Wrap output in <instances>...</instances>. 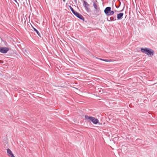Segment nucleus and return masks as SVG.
Listing matches in <instances>:
<instances>
[{
  "instance_id": "obj_1",
  "label": "nucleus",
  "mask_w": 157,
  "mask_h": 157,
  "mask_svg": "<svg viewBox=\"0 0 157 157\" xmlns=\"http://www.w3.org/2000/svg\"><path fill=\"white\" fill-rule=\"evenodd\" d=\"M141 51L142 52L148 56H152L154 54V51L152 49L148 48H141Z\"/></svg>"
},
{
  "instance_id": "obj_2",
  "label": "nucleus",
  "mask_w": 157,
  "mask_h": 157,
  "mask_svg": "<svg viewBox=\"0 0 157 157\" xmlns=\"http://www.w3.org/2000/svg\"><path fill=\"white\" fill-rule=\"evenodd\" d=\"M85 119L88 121H91L94 124H97L99 122V121L97 118L92 117H89L86 115L85 116Z\"/></svg>"
},
{
  "instance_id": "obj_3",
  "label": "nucleus",
  "mask_w": 157,
  "mask_h": 157,
  "mask_svg": "<svg viewBox=\"0 0 157 157\" xmlns=\"http://www.w3.org/2000/svg\"><path fill=\"white\" fill-rule=\"evenodd\" d=\"M104 12L107 16H109L113 15L114 14V12L111 10L110 7H106L104 10Z\"/></svg>"
},
{
  "instance_id": "obj_4",
  "label": "nucleus",
  "mask_w": 157,
  "mask_h": 157,
  "mask_svg": "<svg viewBox=\"0 0 157 157\" xmlns=\"http://www.w3.org/2000/svg\"><path fill=\"white\" fill-rule=\"evenodd\" d=\"M9 50L7 47H0V52L2 53H6Z\"/></svg>"
},
{
  "instance_id": "obj_5",
  "label": "nucleus",
  "mask_w": 157,
  "mask_h": 157,
  "mask_svg": "<svg viewBox=\"0 0 157 157\" xmlns=\"http://www.w3.org/2000/svg\"><path fill=\"white\" fill-rule=\"evenodd\" d=\"M74 14L78 18H79V19L82 20L83 21H84V18L83 17V16L81 15L79 13H77V12H76Z\"/></svg>"
},
{
  "instance_id": "obj_6",
  "label": "nucleus",
  "mask_w": 157,
  "mask_h": 157,
  "mask_svg": "<svg viewBox=\"0 0 157 157\" xmlns=\"http://www.w3.org/2000/svg\"><path fill=\"white\" fill-rule=\"evenodd\" d=\"M83 6L85 8L86 10L88 12L90 9L89 8L90 5L86 1H84L83 2Z\"/></svg>"
},
{
  "instance_id": "obj_7",
  "label": "nucleus",
  "mask_w": 157,
  "mask_h": 157,
  "mask_svg": "<svg viewBox=\"0 0 157 157\" xmlns=\"http://www.w3.org/2000/svg\"><path fill=\"white\" fill-rule=\"evenodd\" d=\"M116 20V15L114 16L111 17H107V20L108 21H114Z\"/></svg>"
},
{
  "instance_id": "obj_8",
  "label": "nucleus",
  "mask_w": 157,
  "mask_h": 157,
  "mask_svg": "<svg viewBox=\"0 0 157 157\" xmlns=\"http://www.w3.org/2000/svg\"><path fill=\"white\" fill-rule=\"evenodd\" d=\"M98 3L96 1V2L94 1L93 2V6L95 10L97 11L98 9Z\"/></svg>"
},
{
  "instance_id": "obj_9",
  "label": "nucleus",
  "mask_w": 157,
  "mask_h": 157,
  "mask_svg": "<svg viewBox=\"0 0 157 157\" xmlns=\"http://www.w3.org/2000/svg\"><path fill=\"white\" fill-rule=\"evenodd\" d=\"M124 13H120L117 14V20H120L121 19L123 16Z\"/></svg>"
},
{
  "instance_id": "obj_10",
  "label": "nucleus",
  "mask_w": 157,
  "mask_h": 157,
  "mask_svg": "<svg viewBox=\"0 0 157 157\" xmlns=\"http://www.w3.org/2000/svg\"><path fill=\"white\" fill-rule=\"evenodd\" d=\"M7 153L9 156L11 157L12 155L13 154L12 153L11 151L9 148L7 149Z\"/></svg>"
},
{
  "instance_id": "obj_11",
  "label": "nucleus",
  "mask_w": 157,
  "mask_h": 157,
  "mask_svg": "<svg viewBox=\"0 0 157 157\" xmlns=\"http://www.w3.org/2000/svg\"><path fill=\"white\" fill-rule=\"evenodd\" d=\"M33 29L36 32L37 35H38L39 36H40V33L35 28L33 27Z\"/></svg>"
},
{
  "instance_id": "obj_12",
  "label": "nucleus",
  "mask_w": 157,
  "mask_h": 157,
  "mask_svg": "<svg viewBox=\"0 0 157 157\" xmlns=\"http://www.w3.org/2000/svg\"><path fill=\"white\" fill-rule=\"evenodd\" d=\"M69 7L71 11H72V13L74 14L76 12V11H75L73 9V8L72 7H71V6H69Z\"/></svg>"
},
{
  "instance_id": "obj_13",
  "label": "nucleus",
  "mask_w": 157,
  "mask_h": 157,
  "mask_svg": "<svg viewBox=\"0 0 157 157\" xmlns=\"http://www.w3.org/2000/svg\"><path fill=\"white\" fill-rule=\"evenodd\" d=\"M96 58L97 59H99L100 60H102V61H103V59H101V58H99L96 57Z\"/></svg>"
},
{
  "instance_id": "obj_14",
  "label": "nucleus",
  "mask_w": 157,
  "mask_h": 157,
  "mask_svg": "<svg viewBox=\"0 0 157 157\" xmlns=\"http://www.w3.org/2000/svg\"><path fill=\"white\" fill-rule=\"evenodd\" d=\"M103 61H105V62H108L109 61V60H107V59H103Z\"/></svg>"
},
{
  "instance_id": "obj_15",
  "label": "nucleus",
  "mask_w": 157,
  "mask_h": 157,
  "mask_svg": "<svg viewBox=\"0 0 157 157\" xmlns=\"http://www.w3.org/2000/svg\"><path fill=\"white\" fill-rule=\"evenodd\" d=\"M11 157H15L14 156V155H12V156H11Z\"/></svg>"
},
{
  "instance_id": "obj_16",
  "label": "nucleus",
  "mask_w": 157,
  "mask_h": 157,
  "mask_svg": "<svg viewBox=\"0 0 157 157\" xmlns=\"http://www.w3.org/2000/svg\"><path fill=\"white\" fill-rule=\"evenodd\" d=\"M63 1L65 2V0H63Z\"/></svg>"
}]
</instances>
